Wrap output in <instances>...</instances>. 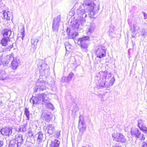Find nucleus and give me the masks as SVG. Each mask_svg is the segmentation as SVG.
<instances>
[{"label": "nucleus", "instance_id": "obj_1", "mask_svg": "<svg viewBox=\"0 0 147 147\" xmlns=\"http://www.w3.org/2000/svg\"><path fill=\"white\" fill-rule=\"evenodd\" d=\"M82 5L84 9L77 10L78 19L72 25L74 28L78 31L82 29V25H84L86 22L88 11H89V14L93 16L95 12V10L96 8L95 5L90 0H84Z\"/></svg>", "mask_w": 147, "mask_h": 147}, {"label": "nucleus", "instance_id": "obj_2", "mask_svg": "<svg viewBox=\"0 0 147 147\" xmlns=\"http://www.w3.org/2000/svg\"><path fill=\"white\" fill-rule=\"evenodd\" d=\"M48 99L47 95L44 93L39 94L35 96H33L32 98L33 105L34 106L38 104H43L47 103L46 101Z\"/></svg>", "mask_w": 147, "mask_h": 147}, {"label": "nucleus", "instance_id": "obj_3", "mask_svg": "<svg viewBox=\"0 0 147 147\" xmlns=\"http://www.w3.org/2000/svg\"><path fill=\"white\" fill-rule=\"evenodd\" d=\"M89 38L88 36H85L79 38L78 40V44L80 45L81 48L84 51H87Z\"/></svg>", "mask_w": 147, "mask_h": 147}, {"label": "nucleus", "instance_id": "obj_4", "mask_svg": "<svg viewBox=\"0 0 147 147\" xmlns=\"http://www.w3.org/2000/svg\"><path fill=\"white\" fill-rule=\"evenodd\" d=\"M39 68L40 69V73L42 75L47 76L50 74V70L48 65L45 63L40 65Z\"/></svg>", "mask_w": 147, "mask_h": 147}, {"label": "nucleus", "instance_id": "obj_5", "mask_svg": "<svg viewBox=\"0 0 147 147\" xmlns=\"http://www.w3.org/2000/svg\"><path fill=\"white\" fill-rule=\"evenodd\" d=\"M36 87L35 88L34 92H36L40 90H46L48 83L43 80L39 81L36 83Z\"/></svg>", "mask_w": 147, "mask_h": 147}, {"label": "nucleus", "instance_id": "obj_6", "mask_svg": "<svg viewBox=\"0 0 147 147\" xmlns=\"http://www.w3.org/2000/svg\"><path fill=\"white\" fill-rule=\"evenodd\" d=\"M112 136L113 140L118 142L125 143L127 140L125 137L122 134L119 133H113Z\"/></svg>", "mask_w": 147, "mask_h": 147}, {"label": "nucleus", "instance_id": "obj_7", "mask_svg": "<svg viewBox=\"0 0 147 147\" xmlns=\"http://www.w3.org/2000/svg\"><path fill=\"white\" fill-rule=\"evenodd\" d=\"M106 51L105 47L99 46L96 50V54L97 57L101 58L106 56Z\"/></svg>", "mask_w": 147, "mask_h": 147}, {"label": "nucleus", "instance_id": "obj_8", "mask_svg": "<svg viewBox=\"0 0 147 147\" xmlns=\"http://www.w3.org/2000/svg\"><path fill=\"white\" fill-rule=\"evenodd\" d=\"M1 44L4 46H6L8 45V44H9L10 45L7 48V50L9 51L13 47V43L11 41V39L7 37H3L1 40Z\"/></svg>", "mask_w": 147, "mask_h": 147}, {"label": "nucleus", "instance_id": "obj_9", "mask_svg": "<svg viewBox=\"0 0 147 147\" xmlns=\"http://www.w3.org/2000/svg\"><path fill=\"white\" fill-rule=\"evenodd\" d=\"M61 18L59 16L53 19L52 26V29L53 31L55 32L58 31V28L59 26V22Z\"/></svg>", "mask_w": 147, "mask_h": 147}, {"label": "nucleus", "instance_id": "obj_10", "mask_svg": "<svg viewBox=\"0 0 147 147\" xmlns=\"http://www.w3.org/2000/svg\"><path fill=\"white\" fill-rule=\"evenodd\" d=\"M12 129L11 127L3 128L0 132L3 135L9 136L12 134Z\"/></svg>", "mask_w": 147, "mask_h": 147}, {"label": "nucleus", "instance_id": "obj_11", "mask_svg": "<svg viewBox=\"0 0 147 147\" xmlns=\"http://www.w3.org/2000/svg\"><path fill=\"white\" fill-rule=\"evenodd\" d=\"M131 135L137 138H140L141 135L140 131L137 128L133 127L131 129Z\"/></svg>", "mask_w": 147, "mask_h": 147}, {"label": "nucleus", "instance_id": "obj_12", "mask_svg": "<svg viewBox=\"0 0 147 147\" xmlns=\"http://www.w3.org/2000/svg\"><path fill=\"white\" fill-rule=\"evenodd\" d=\"M12 31L9 28H5L4 30L3 36L4 37L11 39L12 38Z\"/></svg>", "mask_w": 147, "mask_h": 147}, {"label": "nucleus", "instance_id": "obj_13", "mask_svg": "<svg viewBox=\"0 0 147 147\" xmlns=\"http://www.w3.org/2000/svg\"><path fill=\"white\" fill-rule=\"evenodd\" d=\"M20 61L17 58H15L12 61L11 63V68L13 70H16L20 65Z\"/></svg>", "mask_w": 147, "mask_h": 147}, {"label": "nucleus", "instance_id": "obj_14", "mask_svg": "<svg viewBox=\"0 0 147 147\" xmlns=\"http://www.w3.org/2000/svg\"><path fill=\"white\" fill-rule=\"evenodd\" d=\"M138 126L140 130L147 132V127L145 126L143 120L140 119L138 121Z\"/></svg>", "mask_w": 147, "mask_h": 147}, {"label": "nucleus", "instance_id": "obj_15", "mask_svg": "<svg viewBox=\"0 0 147 147\" xmlns=\"http://www.w3.org/2000/svg\"><path fill=\"white\" fill-rule=\"evenodd\" d=\"M37 138V142L38 144H40L44 140L43 135L42 132L40 131L35 136Z\"/></svg>", "mask_w": 147, "mask_h": 147}, {"label": "nucleus", "instance_id": "obj_16", "mask_svg": "<svg viewBox=\"0 0 147 147\" xmlns=\"http://www.w3.org/2000/svg\"><path fill=\"white\" fill-rule=\"evenodd\" d=\"M69 29L68 28L67 29V35L68 36V39L69 38H74L77 36L78 35V33L77 32H71Z\"/></svg>", "mask_w": 147, "mask_h": 147}, {"label": "nucleus", "instance_id": "obj_17", "mask_svg": "<svg viewBox=\"0 0 147 147\" xmlns=\"http://www.w3.org/2000/svg\"><path fill=\"white\" fill-rule=\"evenodd\" d=\"M14 140H15V142L18 144H20V145L21 146V144H22L23 141L22 135L20 134H17Z\"/></svg>", "mask_w": 147, "mask_h": 147}, {"label": "nucleus", "instance_id": "obj_18", "mask_svg": "<svg viewBox=\"0 0 147 147\" xmlns=\"http://www.w3.org/2000/svg\"><path fill=\"white\" fill-rule=\"evenodd\" d=\"M46 128L47 129L48 133L50 135H52L55 131L54 126L52 124L47 125Z\"/></svg>", "mask_w": 147, "mask_h": 147}, {"label": "nucleus", "instance_id": "obj_19", "mask_svg": "<svg viewBox=\"0 0 147 147\" xmlns=\"http://www.w3.org/2000/svg\"><path fill=\"white\" fill-rule=\"evenodd\" d=\"M73 75V74L72 73H70L67 77H63L62 78L61 80V82H64L66 81L68 82L70 81L71 80L72 77Z\"/></svg>", "mask_w": 147, "mask_h": 147}, {"label": "nucleus", "instance_id": "obj_20", "mask_svg": "<svg viewBox=\"0 0 147 147\" xmlns=\"http://www.w3.org/2000/svg\"><path fill=\"white\" fill-rule=\"evenodd\" d=\"M9 146L10 147H19L21 146L20 145V144H18V143L15 142V140L13 139L10 141Z\"/></svg>", "mask_w": 147, "mask_h": 147}, {"label": "nucleus", "instance_id": "obj_21", "mask_svg": "<svg viewBox=\"0 0 147 147\" xmlns=\"http://www.w3.org/2000/svg\"><path fill=\"white\" fill-rule=\"evenodd\" d=\"M4 18L7 20H9L12 16V13L9 11L6 12L5 11L3 12V13Z\"/></svg>", "mask_w": 147, "mask_h": 147}, {"label": "nucleus", "instance_id": "obj_22", "mask_svg": "<svg viewBox=\"0 0 147 147\" xmlns=\"http://www.w3.org/2000/svg\"><path fill=\"white\" fill-rule=\"evenodd\" d=\"M79 125L80 131L83 132L86 129V126L84 125V123L80 119L79 121Z\"/></svg>", "mask_w": 147, "mask_h": 147}, {"label": "nucleus", "instance_id": "obj_23", "mask_svg": "<svg viewBox=\"0 0 147 147\" xmlns=\"http://www.w3.org/2000/svg\"><path fill=\"white\" fill-rule=\"evenodd\" d=\"M15 59L13 55L12 54L7 55V61L5 62V64H8L11 61H13Z\"/></svg>", "mask_w": 147, "mask_h": 147}, {"label": "nucleus", "instance_id": "obj_24", "mask_svg": "<svg viewBox=\"0 0 147 147\" xmlns=\"http://www.w3.org/2000/svg\"><path fill=\"white\" fill-rule=\"evenodd\" d=\"M28 123H26L24 125H21L20 126L18 129L19 131H20L25 132L27 130V126Z\"/></svg>", "mask_w": 147, "mask_h": 147}, {"label": "nucleus", "instance_id": "obj_25", "mask_svg": "<svg viewBox=\"0 0 147 147\" xmlns=\"http://www.w3.org/2000/svg\"><path fill=\"white\" fill-rule=\"evenodd\" d=\"M53 115L50 114H45L44 116V119L47 122H49L52 120Z\"/></svg>", "mask_w": 147, "mask_h": 147}, {"label": "nucleus", "instance_id": "obj_26", "mask_svg": "<svg viewBox=\"0 0 147 147\" xmlns=\"http://www.w3.org/2000/svg\"><path fill=\"white\" fill-rule=\"evenodd\" d=\"M60 143L59 141L55 140L51 142V147H59Z\"/></svg>", "mask_w": 147, "mask_h": 147}, {"label": "nucleus", "instance_id": "obj_27", "mask_svg": "<svg viewBox=\"0 0 147 147\" xmlns=\"http://www.w3.org/2000/svg\"><path fill=\"white\" fill-rule=\"evenodd\" d=\"M39 41L38 39L36 37H34L32 38L31 39V42L32 45L35 46H36Z\"/></svg>", "mask_w": 147, "mask_h": 147}, {"label": "nucleus", "instance_id": "obj_28", "mask_svg": "<svg viewBox=\"0 0 147 147\" xmlns=\"http://www.w3.org/2000/svg\"><path fill=\"white\" fill-rule=\"evenodd\" d=\"M6 77V74L5 71L1 70L0 72V79L4 80Z\"/></svg>", "mask_w": 147, "mask_h": 147}, {"label": "nucleus", "instance_id": "obj_29", "mask_svg": "<svg viewBox=\"0 0 147 147\" xmlns=\"http://www.w3.org/2000/svg\"><path fill=\"white\" fill-rule=\"evenodd\" d=\"M95 26L93 24H90V27L88 29V34H90L93 32L95 29Z\"/></svg>", "mask_w": 147, "mask_h": 147}, {"label": "nucleus", "instance_id": "obj_30", "mask_svg": "<svg viewBox=\"0 0 147 147\" xmlns=\"http://www.w3.org/2000/svg\"><path fill=\"white\" fill-rule=\"evenodd\" d=\"M64 45L67 51H69V50L71 49V46L68 42H65Z\"/></svg>", "mask_w": 147, "mask_h": 147}, {"label": "nucleus", "instance_id": "obj_31", "mask_svg": "<svg viewBox=\"0 0 147 147\" xmlns=\"http://www.w3.org/2000/svg\"><path fill=\"white\" fill-rule=\"evenodd\" d=\"M27 140H28L29 142L32 144L34 143L35 139L34 136H33L31 137H28L27 138Z\"/></svg>", "mask_w": 147, "mask_h": 147}, {"label": "nucleus", "instance_id": "obj_32", "mask_svg": "<svg viewBox=\"0 0 147 147\" xmlns=\"http://www.w3.org/2000/svg\"><path fill=\"white\" fill-rule=\"evenodd\" d=\"M24 114L26 115L27 118L29 120V119L30 113L29 112L27 108H25L24 109Z\"/></svg>", "mask_w": 147, "mask_h": 147}, {"label": "nucleus", "instance_id": "obj_33", "mask_svg": "<svg viewBox=\"0 0 147 147\" xmlns=\"http://www.w3.org/2000/svg\"><path fill=\"white\" fill-rule=\"evenodd\" d=\"M130 31H131V37L133 38H135L136 36V34L135 33V30L133 29L132 28L130 27Z\"/></svg>", "mask_w": 147, "mask_h": 147}, {"label": "nucleus", "instance_id": "obj_34", "mask_svg": "<svg viewBox=\"0 0 147 147\" xmlns=\"http://www.w3.org/2000/svg\"><path fill=\"white\" fill-rule=\"evenodd\" d=\"M141 35L144 37L147 36V32L144 29L141 32Z\"/></svg>", "mask_w": 147, "mask_h": 147}, {"label": "nucleus", "instance_id": "obj_35", "mask_svg": "<svg viewBox=\"0 0 147 147\" xmlns=\"http://www.w3.org/2000/svg\"><path fill=\"white\" fill-rule=\"evenodd\" d=\"M115 81V79L113 77L109 81V86H112L113 84Z\"/></svg>", "mask_w": 147, "mask_h": 147}, {"label": "nucleus", "instance_id": "obj_36", "mask_svg": "<svg viewBox=\"0 0 147 147\" xmlns=\"http://www.w3.org/2000/svg\"><path fill=\"white\" fill-rule=\"evenodd\" d=\"M47 106L49 108L52 109H53L54 108L53 105L50 103H47Z\"/></svg>", "mask_w": 147, "mask_h": 147}, {"label": "nucleus", "instance_id": "obj_37", "mask_svg": "<svg viewBox=\"0 0 147 147\" xmlns=\"http://www.w3.org/2000/svg\"><path fill=\"white\" fill-rule=\"evenodd\" d=\"M142 147H147V141L144 142L142 143Z\"/></svg>", "mask_w": 147, "mask_h": 147}, {"label": "nucleus", "instance_id": "obj_38", "mask_svg": "<svg viewBox=\"0 0 147 147\" xmlns=\"http://www.w3.org/2000/svg\"><path fill=\"white\" fill-rule=\"evenodd\" d=\"M105 82H104L99 84V85L100 87H104L105 86Z\"/></svg>", "mask_w": 147, "mask_h": 147}, {"label": "nucleus", "instance_id": "obj_39", "mask_svg": "<svg viewBox=\"0 0 147 147\" xmlns=\"http://www.w3.org/2000/svg\"><path fill=\"white\" fill-rule=\"evenodd\" d=\"M137 26V23H134L133 24V28H132L133 29H134L135 30V29L136 28V27Z\"/></svg>", "mask_w": 147, "mask_h": 147}, {"label": "nucleus", "instance_id": "obj_40", "mask_svg": "<svg viewBox=\"0 0 147 147\" xmlns=\"http://www.w3.org/2000/svg\"><path fill=\"white\" fill-rule=\"evenodd\" d=\"M28 137H31L34 136L32 132L28 133Z\"/></svg>", "mask_w": 147, "mask_h": 147}, {"label": "nucleus", "instance_id": "obj_41", "mask_svg": "<svg viewBox=\"0 0 147 147\" xmlns=\"http://www.w3.org/2000/svg\"><path fill=\"white\" fill-rule=\"evenodd\" d=\"M140 138L141 140H144L145 139V137L143 134H142L141 137H140Z\"/></svg>", "mask_w": 147, "mask_h": 147}, {"label": "nucleus", "instance_id": "obj_42", "mask_svg": "<svg viewBox=\"0 0 147 147\" xmlns=\"http://www.w3.org/2000/svg\"><path fill=\"white\" fill-rule=\"evenodd\" d=\"M3 141H0V147H2L3 145Z\"/></svg>", "mask_w": 147, "mask_h": 147}, {"label": "nucleus", "instance_id": "obj_43", "mask_svg": "<svg viewBox=\"0 0 147 147\" xmlns=\"http://www.w3.org/2000/svg\"><path fill=\"white\" fill-rule=\"evenodd\" d=\"M144 13V17L145 19H147V14L144 12H143Z\"/></svg>", "mask_w": 147, "mask_h": 147}, {"label": "nucleus", "instance_id": "obj_44", "mask_svg": "<svg viewBox=\"0 0 147 147\" xmlns=\"http://www.w3.org/2000/svg\"><path fill=\"white\" fill-rule=\"evenodd\" d=\"M60 131H57L56 134L58 137H59L60 136Z\"/></svg>", "mask_w": 147, "mask_h": 147}, {"label": "nucleus", "instance_id": "obj_45", "mask_svg": "<svg viewBox=\"0 0 147 147\" xmlns=\"http://www.w3.org/2000/svg\"><path fill=\"white\" fill-rule=\"evenodd\" d=\"M99 97H101L102 98H104V96H105V95L104 94H100L98 95Z\"/></svg>", "mask_w": 147, "mask_h": 147}, {"label": "nucleus", "instance_id": "obj_46", "mask_svg": "<svg viewBox=\"0 0 147 147\" xmlns=\"http://www.w3.org/2000/svg\"><path fill=\"white\" fill-rule=\"evenodd\" d=\"M28 133L32 132V131H31V129L30 128H28Z\"/></svg>", "mask_w": 147, "mask_h": 147}, {"label": "nucleus", "instance_id": "obj_47", "mask_svg": "<svg viewBox=\"0 0 147 147\" xmlns=\"http://www.w3.org/2000/svg\"><path fill=\"white\" fill-rule=\"evenodd\" d=\"M22 39L23 40V38L24 36V32L22 33Z\"/></svg>", "mask_w": 147, "mask_h": 147}, {"label": "nucleus", "instance_id": "obj_48", "mask_svg": "<svg viewBox=\"0 0 147 147\" xmlns=\"http://www.w3.org/2000/svg\"><path fill=\"white\" fill-rule=\"evenodd\" d=\"M104 77L105 78V79H107V75L106 74H105L104 75Z\"/></svg>", "mask_w": 147, "mask_h": 147}, {"label": "nucleus", "instance_id": "obj_49", "mask_svg": "<svg viewBox=\"0 0 147 147\" xmlns=\"http://www.w3.org/2000/svg\"><path fill=\"white\" fill-rule=\"evenodd\" d=\"M112 147H121L119 146H113Z\"/></svg>", "mask_w": 147, "mask_h": 147}, {"label": "nucleus", "instance_id": "obj_50", "mask_svg": "<svg viewBox=\"0 0 147 147\" xmlns=\"http://www.w3.org/2000/svg\"><path fill=\"white\" fill-rule=\"evenodd\" d=\"M98 9H98V7H97V8H96V9L98 10Z\"/></svg>", "mask_w": 147, "mask_h": 147}, {"label": "nucleus", "instance_id": "obj_51", "mask_svg": "<svg viewBox=\"0 0 147 147\" xmlns=\"http://www.w3.org/2000/svg\"><path fill=\"white\" fill-rule=\"evenodd\" d=\"M27 147H30V146H27Z\"/></svg>", "mask_w": 147, "mask_h": 147}, {"label": "nucleus", "instance_id": "obj_52", "mask_svg": "<svg viewBox=\"0 0 147 147\" xmlns=\"http://www.w3.org/2000/svg\"><path fill=\"white\" fill-rule=\"evenodd\" d=\"M1 103V102H0V103Z\"/></svg>", "mask_w": 147, "mask_h": 147}, {"label": "nucleus", "instance_id": "obj_53", "mask_svg": "<svg viewBox=\"0 0 147 147\" xmlns=\"http://www.w3.org/2000/svg\"><path fill=\"white\" fill-rule=\"evenodd\" d=\"M1 103V102H0V103Z\"/></svg>", "mask_w": 147, "mask_h": 147}]
</instances>
